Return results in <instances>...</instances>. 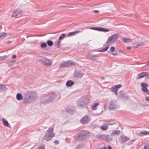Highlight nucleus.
Instances as JSON below:
<instances>
[{
	"label": "nucleus",
	"instance_id": "1",
	"mask_svg": "<svg viewBox=\"0 0 149 149\" xmlns=\"http://www.w3.org/2000/svg\"><path fill=\"white\" fill-rule=\"evenodd\" d=\"M24 97L22 99L24 103L30 104L38 98V95L35 91H29L24 93Z\"/></svg>",
	"mask_w": 149,
	"mask_h": 149
},
{
	"label": "nucleus",
	"instance_id": "2",
	"mask_svg": "<svg viewBox=\"0 0 149 149\" xmlns=\"http://www.w3.org/2000/svg\"><path fill=\"white\" fill-rule=\"evenodd\" d=\"M56 97V95L54 92H50L46 94L42 99V102L46 104L54 101Z\"/></svg>",
	"mask_w": 149,
	"mask_h": 149
},
{
	"label": "nucleus",
	"instance_id": "3",
	"mask_svg": "<svg viewBox=\"0 0 149 149\" xmlns=\"http://www.w3.org/2000/svg\"><path fill=\"white\" fill-rule=\"evenodd\" d=\"M54 129L53 128H49L46 131L44 136V139L48 141L51 140L55 136L54 132Z\"/></svg>",
	"mask_w": 149,
	"mask_h": 149
},
{
	"label": "nucleus",
	"instance_id": "4",
	"mask_svg": "<svg viewBox=\"0 0 149 149\" xmlns=\"http://www.w3.org/2000/svg\"><path fill=\"white\" fill-rule=\"evenodd\" d=\"M89 132L85 131L80 132L78 134V139L80 140H84L90 135Z\"/></svg>",
	"mask_w": 149,
	"mask_h": 149
},
{
	"label": "nucleus",
	"instance_id": "5",
	"mask_svg": "<svg viewBox=\"0 0 149 149\" xmlns=\"http://www.w3.org/2000/svg\"><path fill=\"white\" fill-rule=\"evenodd\" d=\"M119 35L118 34H115L109 37L107 40L106 42V44L108 45L115 42L119 37Z\"/></svg>",
	"mask_w": 149,
	"mask_h": 149
},
{
	"label": "nucleus",
	"instance_id": "6",
	"mask_svg": "<svg viewBox=\"0 0 149 149\" xmlns=\"http://www.w3.org/2000/svg\"><path fill=\"white\" fill-rule=\"evenodd\" d=\"M40 61L41 62L43 65L47 67L50 66L52 63V60L46 58L40 59Z\"/></svg>",
	"mask_w": 149,
	"mask_h": 149
},
{
	"label": "nucleus",
	"instance_id": "7",
	"mask_svg": "<svg viewBox=\"0 0 149 149\" xmlns=\"http://www.w3.org/2000/svg\"><path fill=\"white\" fill-rule=\"evenodd\" d=\"M87 103L84 97L81 98L79 100L77 106L80 108L84 107Z\"/></svg>",
	"mask_w": 149,
	"mask_h": 149
},
{
	"label": "nucleus",
	"instance_id": "8",
	"mask_svg": "<svg viewBox=\"0 0 149 149\" xmlns=\"http://www.w3.org/2000/svg\"><path fill=\"white\" fill-rule=\"evenodd\" d=\"M76 63L72 61H69L67 62H62L60 65V67L63 68L70 65H75Z\"/></svg>",
	"mask_w": 149,
	"mask_h": 149
},
{
	"label": "nucleus",
	"instance_id": "9",
	"mask_svg": "<svg viewBox=\"0 0 149 149\" xmlns=\"http://www.w3.org/2000/svg\"><path fill=\"white\" fill-rule=\"evenodd\" d=\"M90 120V117L87 115H86L80 119V122L82 124H85L88 123Z\"/></svg>",
	"mask_w": 149,
	"mask_h": 149
},
{
	"label": "nucleus",
	"instance_id": "10",
	"mask_svg": "<svg viewBox=\"0 0 149 149\" xmlns=\"http://www.w3.org/2000/svg\"><path fill=\"white\" fill-rule=\"evenodd\" d=\"M121 86L122 85L120 84L116 85L111 88V91L112 92H113L116 95H117L118 94L117 91L118 90V89L120 88Z\"/></svg>",
	"mask_w": 149,
	"mask_h": 149
},
{
	"label": "nucleus",
	"instance_id": "11",
	"mask_svg": "<svg viewBox=\"0 0 149 149\" xmlns=\"http://www.w3.org/2000/svg\"><path fill=\"white\" fill-rule=\"evenodd\" d=\"M115 47L113 46H111L110 47L109 50L108 51L107 53L113 56H115L117 55L118 53L117 52V51H116V52L114 53H111V52H114L115 51Z\"/></svg>",
	"mask_w": 149,
	"mask_h": 149
},
{
	"label": "nucleus",
	"instance_id": "12",
	"mask_svg": "<svg viewBox=\"0 0 149 149\" xmlns=\"http://www.w3.org/2000/svg\"><path fill=\"white\" fill-rule=\"evenodd\" d=\"M84 74L80 71H75L74 73V76L77 77H81Z\"/></svg>",
	"mask_w": 149,
	"mask_h": 149
},
{
	"label": "nucleus",
	"instance_id": "13",
	"mask_svg": "<svg viewBox=\"0 0 149 149\" xmlns=\"http://www.w3.org/2000/svg\"><path fill=\"white\" fill-rule=\"evenodd\" d=\"M22 14V10H20L18 11H14V13L12 15V17H20Z\"/></svg>",
	"mask_w": 149,
	"mask_h": 149
},
{
	"label": "nucleus",
	"instance_id": "14",
	"mask_svg": "<svg viewBox=\"0 0 149 149\" xmlns=\"http://www.w3.org/2000/svg\"><path fill=\"white\" fill-rule=\"evenodd\" d=\"M109 108L110 109L115 110L117 108L116 102L111 101L110 102V105L109 106Z\"/></svg>",
	"mask_w": 149,
	"mask_h": 149
},
{
	"label": "nucleus",
	"instance_id": "15",
	"mask_svg": "<svg viewBox=\"0 0 149 149\" xmlns=\"http://www.w3.org/2000/svg\"><path fill=\"white\" fill-rule=\"evenodd\" d=\"M148 72H142L139 74L137 76V78L140 79L143 78L146 76L148 75Z\"/></svg>",
	"mask_w": 149,
	"mask_h": 149
},
{
	"label": "nucleus",
	"instance_id": "16",
	"mask_svg": "<svg viewBox=\"0 0 149 149\" xmlns=\"http://www.w3.org/2000/svg\"><path fill=\"white\" fill-rule=\"evenodd\" d=\"M112 136L109 135H105L104 140L106 141L109 142L112 140Z\"/></svg>",
	"mask_w": 149,
	"mask_h": 149
},
{
	"label": "nucleus",
	"instance_id": "17",
	"mask_svg": "<svg viewBox=\"0 0 149 149\" xmlns=\"http://www.w3.org/2000/svg\"><path fill=\"white\" fill-rule=\"evenodd\" d=\"M120 133V130H113L112 132L111 133V135L112 136L115 135H119Z\"/></svg>",
	"mask_w": 149,
	"mask_h": 149
},
{
	"label": "nucleus",
	"instance_id": "18",
	"mask_svg": "<svg viewBox=\"0 0 149 149\" xmlns=\"http://www.w3.org/2000/svg\"><path fill=\"white\" fill-rule=\"evenodd\" d=\"M99 58V56L97 55H91L90 57V59L92 60L97 61Z\"/></svg>",
	"mask_w": 149,
	"mask_h": 149
},
{
	"label": "nucleus",
	"instance_id": "19",
	"mask_svg": "<svg viewBox=\"0 0 149 149\" xmlns=\"http://www.w3.org/2000/svg\"><path fill=\"white\" fill-rule=\"evenodd\" d=\"M120 138L122 143L125 142L129 139L128 137L124 136H121Z\"/></svg>",
	"mask_w": 149,
	"mask_h": 149
},
{
	"label": "nucleus",
	"instance_id": "20",
	"mask_svg": "<svg viewBox=\"0 0 149 149\" xmlns=\"http://www.w3.org/2000/svg\"><path fill=\"white\" fill-rule=\"evenodd\" d=\"M0 92H2L3 91H6L8 89L3 84H1L0 86Z\"/></svg>",
	"mask_w": 149,
	"mask_h": 149
},
{
	"label": "nucleus",
	"instance_id": "21",
	"mask_svg": "<svg viewBox=\"0 0 149 149\" xmlns=\"http://www.w3.org/2000/svg\"><path fill=\"white\" fill-rule=\"evenodd\" d=\"M2 121L4 125L7 127H10V125L8 122L5 119L3 118L2 119Z\"/></svg>",
	"mask_w": 149,
	"mask_h": 149
},
{
	"label": "nucleus",
	"instance_id": "22",
	"mask_svg": "<svg viewBox=\"0 0 149 149\" xmlns=\"http://www.w3.org/2000/svg\"><path fill=\"white\" fill-rule=\"evenodd\" d=\"M74 84V82L71 80H69L67 81L66 83V86L68 87H70L73 85Z\"/></svg>",
	"mask_w": 149,
	"mask_h": 149
},
{
	"label": "nucleus",
	"instance_id": "23",
	"mask_svg": "<svg viewBox=\"0 0 149 149\" xmlns=\"http://www.w3.org/2000/svg\"><path fill=\"white\" fill-rule=\"evenodd\" d=\"M120 95V97L121 98H123L124 100H126L128 98V97L126 96H124L123 91H120L119 92Z\"/></svg>",
	"mask_w": 149,
	"mask_h": 149
},
{
	"label": "nucleus",
	"instance_id": "24",
	"mask_svg": "<svg viewBox=\"0 0 149 149\" xmlns=\"http://www.w3.org/2000/svg\"><path fill=\"white\" fill-rule=\"evenodd\" d=\"M99 103L98 102H95L91 106V108L93 110H95L96 109V107L97 106L99 105Z\"/></svg>",
	"mask_w": 149,
	"mask_h": 149
},
{
	"label": "nucleus",
	"instance_id": "25",
	"mask_svg": "<svg viewBox=\"0 0 149 149\" xmlns=\"http://www.w3.org/2000/svg\"><path fill=\"white\" fill-rule=\"evenodd\" d=\"M123 41L125 43L130 42L132 41V40L127 38H124L122 39Z\"/></svg>",
	"mask_w": 149,
	"mask_h": 149
},
{
	"label": "nucleus",
	"instance_id": "26",
	"mask_svg": "<svg viewBox=\"0 0 149 149\" xmlns=\"http://www.w3.org/2000/svg\"><path fill=\"white\" fill-rule=\"evenodd\" d=\"M82 31V30L81 31H78L74 32H70L68 33V36H73L74 35L76 34L77 33H79Z\"/></svg>",
	"mask_w": 149,
	"mask_h": 149
},
{
	"label": "nucleus",
	"instance_id": "27",
	"mask_svg": "<svg viewBox=\"0 0 149 149\" xmlns=\"http://www.w3.org/2000/svg\"><path fill=\"white\" fill-rule=\"evenodd\" d=\"M105 135L104 134H98L96 135V137L98 139H102L104 140Z\"/></svg>",
	"mask_w": 149,
	"mask_h": 149
},
{
	"label": "nucleus",
	"instance_id": "28",
	"mask_svg": "<svg viewBox=\"0 0 149 149\" xmlns=\"http://www.w3.org/2000/svg\"><path fill=\"white\" fill-rule=\"evenodd\" d=\"M17 99L18 100H20L22 99H23L22 96V94L20 93H17L16 95Z\"/></svg>",
	"mask_w": 149,
	"mask_h": 149
},
{
	"label": "nucleus",
	"instance_id": "29",
	"mask_svg": "<svg viewBox=\"0 0 149 149\" xmlns=\"http://www.w3.org/2000/svg\"><path fill=\"white\" fill-rule=\"evenodd\" d=\"M109 45H107L105 47L103 48V49L100 50L98 51L100 52H104L107 51L109 47Z\"/></svg>",
	"mask_w": 149,
	"mask_h": 149
},
{
	"label": "nucleus",
	"instance_id": "30",
	"mask_svg": "<svg viewBox=\"0 0 149 149\" xmlns=\"http://www.w3.org/2000/svg\"><path fill=\"white\" fill-rule=\"evenodd\" d=\"M65 109L67 112L71 114L73 113V110L71 109L70 107H67L65 108Z\"/></svg>",
	"mask_w": 149,
	"mask_h": 149
},
{
	"label": "nucleus",
	"instance_id": "31",
	"mask_svg": "<svg viewBox=\"0 0 149 149\" xmlns=\"http://www.w3.org/2000/svg\"><path fill=\"white\" fill-rule=\"evenodd\" d=\"M141 90L143 92L149 94V90L146 88V87L141 88Z\"/></svg>",
	"mask_w": 149,
	"mask_h": 149
},
{
	"label": "nucleus",
	"instance_id": "32",
	"mask_svg": "<svg viewBox=\"0 0 149 149\" xmlns=\"http://www.w3.org/2000/svg\"><path fill=\"white\" fill-rule=\"evenodd\" d=\"M108 127V125H102L101 127V129L103 130H107Z\"/></svg>",
	"mask_w": 149,
	"mask_h": 149
},
{
	"label": "nucleus",
	"instance_id": "33",
	"mask_svg": "<svg viewBox=\"0 0 149 149\" xmlns=\"http://www.w3.org/2000/svg\"><path fill=\"white\" fill-rule=\"evenodd\" d=\"M55 47L59 48L60 47V41L58 40L57 42H55Z\"/></svg>",
	"mask_w": 149,
	"mask_h": 149
},
{
	"label": "nucleus",
	"instance_id": "34",
	"mask_svg": "<svg viewBox=\"0 0 149 149\" xmlns=\"http://www.w3.org/2000/svg\"><path fill=\"white\" fill-rule=\"evenodd\" d=\"M47 43L48 45L49 46H51L53 45V42L52 41L50 40H48L47 41Z\"/></svg>",
	"mask_w": 149,
	"mask_h": 149
},
{
	"label": "nucleus",
	"instance_id": "35",
	"mask_svg": "<svg viewBox=\"0 0 149 149\" xmlns=\"http://www.w3.org/2000/svg\"><path fill=\"white\" fill-rule=\"evenodd\" d=\"M140 134L142 135H144L149 134V131H142L140 132Z\"/></svg>",
	"mask_w": 149,
	"mask_h": 149
},
{
	"label": "nucleus",
	"instance_id": "36",
	"mask_svg": "<svg viewBox=\"0 0 149 149\" xmlns=\"http://www.w3.org/2000/svg\"><path fill=\"white\" fill-rule=\"evenodd\" d=\"M47 45L45 42H43L41 44L40 47L42 48H44L47 47Z\"/></svg>",
	"mask_w": 149,
	"mask_h": 149
},
{
	"label": "nucleus",
	"instance_id": "37",
	"mask_svg": "<svg viewBox=\"0 0 149 149\" xmlns=\"http://www.w3.org/2000/svg\"><path fill=\"white\" fill-rule=\"evenodd\" d=\"M6 36V34L5 32H2L0 34V38L5 37Z\"/></svg>",
	"mask_w": 149,
	"mask_h": 149
},
{
	"label": "nucleus",
	"instance_id": "38",
	"mask_svg": "<svg viewBox=\"0 0 149 149\" xmlns=\"http://www.w3.org/2000/svg\"><path fill=\"white\" fill-rule=\"evenodd\" d=\"M66 35L65 33H63L61 35L59 38V39L61 40L65 37Z\"/></svg>",
	"mask_w": 149,
	"mask_h": 149
},
{
	"label": "nucleus",
	"instance_id": "39",
	"mask_svg": "<svg viewBox=\"0 0 149 149\" xmlns=\"http://www.w3.org/2000/svg\"><path fill=\"white\" fill-rule=\"evenodd\" d=\"M109 29H108L102 27L101 31H103L104 32H109Z\"/></svg>",
	"mask_w": 149,
	"mask_h": 149
},
{
	"label": "nucleus",
	"instance_id": "40",
	"mask_svg": "<svg viewBox=\"0 0 149 149\" xmlns=\"http://www.w3.org/2000/svg\"><path fill=\"white\" fill-rule=\"evenodd\" d=\"M142 88H144V87L148 86V85L145 83H142L141 84Z\"/></svg>",
	"mask_w": 149,
	"mask_h": 149
},
{
	"label": "nucleus",
	"instance_id": "41",
	"mask_svg": "<svg viewBox=\"0 0 149 149\" xmlns=\"http://www.w3.org/2000/svg\"><path fill=\"white\" fill-rule=\"evenodd\" d=\"M96 27H86V28H88L91 29H93L95 30H96Z\"/></svg>",
	"mask_w": 149,
	"mask_h": 149
},
{
	"label": "nucleus",
	"instance_id": "42",
	"mask_svg": "<svg viewBox=\"0 0 149 149\" xmlns=\"http://www.w3.org/2000/svg\"><path fill=\"white\" fill-rule=\"evenodd\" d=\"M143 67H149V61H148L146 64L143 66Z\"/></svg>",
	"mask_w": 149,
	"mask_h": 149
},
{
	"label": "nucleus",
	"instance_id": "43",
	"mask_svg": "<svg viewBox=\"0 0 149 149\" xmlns=\"http://www.w3.org/2000/svg\"><path fill=\"white\" fill-rule=\"evenodd\" d=\"M102 27H96V30L98 31H102Z\"/></svg>",
	"mask_w": 149,
	"mask_h": 149
},
{
	"label": "nucleus",
	"instance_id": "44",
	"mask_svg": "<svg viewBox=\"0 0 149 149\" xmlns=\"http://www.w3.org/2000/svg\"><path fill=\"white\" fill-rule=\"evenodd\" d=\"M38 149H45V146H41L39 147Z\"/></svg>",
	"mask_w": 149,
	"mask_h": 149
},
{
	"label": "nucleus",
	"instance_id": "45",
	"mask_svg": "<svg viewBox=\"0 0 149 149\" xmlns=\"http://www.w3.org/2000/svg\"><path fill=\"white\" fill-rule=\"evenodd\" d=\"M6 56L5 55L3 56H0V61L3 60L4 59V56Z\"/></svg>",
	"mask_w": 149,
	"mask_h": 149
},
{
	"label": "nucleus",
	"instance_id": "46",
	"mask_svg": "<svg viewBox=\"0 0 149 149\" xmlns=\"http://www.w3.org/2000/svg\"><path fill=\"white\" fill-rule=\"evenodd\" d=\"M133 143V141H131V140L128 143V145H130L132 144Z\"/></svg>",
	"mask_w": 149,
	"mask_h": 149
},
{
	"label": "nucleus",
	"instance_id": "47",
	"mask_svg": "<svg viewBox=\"0 0 149 149\" xmlns=\"http://www.w3.org/2000/svg\"><path fill=\"white\" fill-rule=\"evenodd\" d=\"M54 143H56V144H58L59 143V141H58V140H55L54 141Z\"/></svg>",
	"mask_w": 149,
	"mask_h": 149
},
{
	"label": "nucleus",
	"instance_id": "48",
	"mask_svg": "<svg viewBox=\"0 0 149 149\" xmlns=\"http://www.w3.org/2000/svg\"><path fill=\"white\" fill-rule=\"evenodd\" d=\"M81 146L80 145H78L77 146L75 149H81Z\"/></svg>",
	"mask_w": 149,
	"mask_h": 149
},
{
	"label": "nucleus",
	"instance_id": "49",
	"mask_svg": "<svg viewBox=\"0 0 149 149\" xmlns=\"http://www.w3.org/2000/svg\"><path fill=\"white\" fill-rule=\"evenodd\" d=\"M145 99L146 101H149V96L146 97Z\"/></svg>",
	"mask_w": 149,
	"mask_h": 149
},
{
	"label": "nucleus",
	"instance_id": "50",
	"mask_svg": "<svg viewBox=\"0 0 149 149\" xmlns=\"http://www.w3.org/2000/svg\"><path fill=\"white\" fill-rule=\"evenodd\" d=\"M100 149H107V147H103L101 148Z\"/></svg>",
	"mask_w": 149,
	"mask_h": 149
},
{
	"label": "nucleus",
	"instance_id": "51",
	"mask_svg": "<svg viewBox=\"0 0 149 149\" xmlns=\"http://www.w3.org/2000/svg\"><path fill=\"white\" fill-rule=\"evenodd\" d=\"M99 12V11L98 10H94V13H98Z\"/></svg>",
	"mask_w": 149,
	"mask_h": 149
},
{
	"label": "nucleus",
	"instance_id": "52",
	"mask_svg": "<svg viewBox=\"0 0 149 149\" xmlns=\"http://www.w3.org/2000/svg\"><path fill=\"white\" fill-rule=\"evenodd\" d=\"M127 49L128 50H130L131 49V48L130 47L128 46L127 47Z\"/></svg>",
	"mask_w": 149,
	"mask_h": 149
},
{
	"label": "nucleus",
	"instance_id": "53",
	"mask_svg": "<svg viewBox=\"0 0 149 149\" xmlns=\"http://www.w3.org/2000/svg\"><path fill=\"white\" fill-rule=\"evenodd\" d=\"M16 57V56L15 55V54H14V55H13L12 57V58H15Z\"/></svg>",
	"mask_w": 149,
	"mask_h": 149
},
{
	"label": "nucleus",
	"instance_id": "54",
	"mask_svg": "<svg viewBox=\"0 0 149 149\" xmlns=\"http://www.w3.org/2000/svg\"><path fill=\"white\" fill-rule=\"evenodd\" d=\"M115 124V123H109L108 124V125H113L114 124Z\"/></svg>",
	"mask_w": 149,
	"mask_h": 149
},
{
	"label": "nucleus",
	"instance_id": "55",
	"mask_svg": "<svg viewBox=\"0 0 149 149\" xmlns=\"http://www.w3.org/2000/svg\"><path fill=\"white\" fill-rule=\"evenodd\" d=\"M108 149H111V147L110 146H108Z\"/></svg>",
	"mask_w": 149,
	"mask_h": 149
},
{
	"label": "nucleus",
	"instance_id": "56",
	"mask_svg": "<svg viewBox=\"0 0 149 149\" xmlns=\"http://www.w3.org/2000/svg\"><path fill=\"white\" fill-rule=\"evenodd\" d=\"M147 78L149 79V74H148V75H147Z\"/></svg>",
	"mask_w": 149,
	"mask_h": 149
},
{
	"label": "nucleus",
	"instance_id": "57",
	"mask_svg": "<svg viewBox=\"0 0 149 149\" xmlns=\"http://www.w3.org/2000/svg\"><path fill=\"white\" fill-rule=\"evenodd\" d=\"M101 79H104V77H101Z\"/></svg>",
	"mask_w": 149,
	"mask_h": 149
},
{
	"label": "nucleus",
	"instance_id": "58",
	"mask_svg": "<svg viewBox=\"0 0 149 149\" xmlns=\"http://www.w3.org/2000/svg\"><path fill=\"white\" fill-rule=\"evenodd\" d=\"M131 141H133V142L135 141V140L133 139V140H131Z\"/></svg>",
	"mask_w": 149,
	"mask_h": 149
},
{
	"label": "nucleus",
	"instance_id": "59",
	"mask_svg": "<svg viewBox=\"0 0 149 149\" xmlns=\"http://www.w3.org/2000/svg\"><path fill=\"white\" fill-rule=\"evenodd\" d=\"M146 146H145L144 147V148L145 149H146Z\"/></svg>",
	"mask_w": 149,
	"mask_h": 149
},
{
	"label": "nucleus",
	"instance_id": "60",
	"mask_svg": "<svg viewBox=\"0 0 149 149\" xmlns=\"http://www.w3.org/2000/svg\"><path fill=\"white\" fill-rule=\"evenodd\" d=\"M10 42V41H9L7 42V43H9Z\"/></svg>",
	"mask_w": 149,
	"mask_h": 149
},
{
	"label": "nucleus",
	"instance_id": "61",
	"mask_svg": "<svg viewBox=\"0 0 149 149\" xmlns=\"http://www.w3.org/2000/svg\"><path fill=\"white\" fill-rule=\"evenodd\" d=\"M76 136H75V137H74V139H75Z\"/></svg>",
	"mask_w": 149,
	"mask_h": 149
},
{
	"label": "nucleus",
	"instance_id": "62",
	"mask_svg": "<svg viewBox=\"0 0 149 149\" xmlns=\"http://www.w3.org/2000/svg\"><path fill=\"white\" fill-rule=\"evenodd\" d=\"M148 149H149V148Z\"/></svg>",
	"mask_w": 149,
	"mask_h": 149
}]
</instances>
